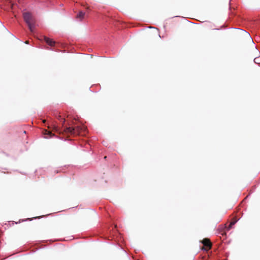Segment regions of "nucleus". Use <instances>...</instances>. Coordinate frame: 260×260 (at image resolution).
Here are the masks:
<instances>
[{
    "label": "nucleus",
    "mask_w": 260,
    "mask_h": 260,
    "mask_svg": "<svg viewBox=\"0 0 260 260\" xmlns=\"http://www.w3.org/2000/svg\"><path fill=\"white\" fill-rule=\"evenodd\" d=\"M86 131V127L84 126H77L73 127L71 126L64 127L63 134L70 135H84Z\"/></svg>",
    "instance_id": "1"
},
{
    "label": "nucleus",
    "mask_w": 260,
    "mask_h": 260,
    "mask_svg": "<svg viewBox=\"0 0 260 260\" xmlns=\"http://www.w3.org/2000/svg\"><path fill=\"white\" fill-rule=\"evenodd\" d=\"M23 17L30 31L33 32L35 28V19L32 16V14L28 12H24L23 13Z\"/></svg>",
    "instance_id": "2"
},
{
    "label": "nucleus",
    "mask_w": 260,
    "mask_h": 260,
    "mask_svg": "<svg viewBox=\"0 0 260 260\" xmlns=\"http://www.w3.org/2000/svg\"><path fill=\"white\" fill-rule=\"evenodd\" d=\"M202 243L205 247H206L205 250H208L209 249L211 248L212 244L209 239H204L202 241Z\"/></svg>",
    "instance_id": "3"
},
{
    "label": "nucleus",
    "mask_w": 260,
    "mask_h": 260,
    "mask_svg": "<svg viewBox=\"0 0 260 260\" xmlns=\"http://www.w3.org/2000/svg\"><path fill=\"white\" fill-rule=\"evenodd\" d=\"M44 40L50 46H54L56 44L54 41L47 37H44Z\"/></svg>",
    "instance_id": "4"
},
{
    "label": "nucleus",
    "mask_w": 260,
    "mask_h": 260,
    "mask_svg": "<svg viewBox=\"0 0 260 260\" xmlns=\"http://www.w3.org/2000/svg\"><path fill=\"white\" fill-rule=\"evenodd\" d=\"M43 134L44 135H48V136H49V138H51L52 137L54 136V135L52 133L51 131H48L47 129H44L43 131ZM45 138H48V137H45Z\"/></svg>",
    "instance_id": "5"
},
{
    "label": "nucleus",
    "mask_w": 260,
    "mask_h": 260,
    "mask_svg": "<svg viewBox=\"0 0 260 260\" xmlns=\"http://www.w3.org/2000/svg\"><path fill=\"white\" fill-rule=\"evenodd\" d=\"M237 222V220L236 219H233L231 222H230V225L227 228V230L229 231L231 229L233 225H234Z\"/></svg>",
    "instance_id": "6"
},
{
    "label": "nucleus",
    "mask_w": 260,
    "mask_h": 260,
    "mask_svg": "<svg viewBox=\"0 0 260 260\" xmlns=\"http://www.w3.org/2000/svg\"><path fill=\"white\" fill-rule=\"evenodd\" d=\"M85 16V13L82 12H80L77 15V18H80V19H82Z\"/></svg>",
    "instance_id": "7"
},
{
    "label": "nucleus",
    "mask_w": 260,
    "mask_h": 260,
    "mask_svg": "<svg viewBox=\"0 0 260 260\" xmlns=\"http://www.w3.org/2000/svg\"><path fill=\"white\" fill-rule=\"evenodd\" d=\"M56 118L59 120H62V123H64L66 120L64 118H62L61 115H58L57 116H56Z\"/></svg>",
    "instance_id": "8"
},
{
    "label": "nucleus",
    "mask_w": 260,
    "mask_h": 260,
    "mask_svg": "<svg viewBox=\"0 0 260 260\" xmlns=\"http://www.w3.org/2000/svg\"><path fill=\"white\" fill-rule=\"evenodd\" d=\"M54 131H55V132H57V131H58V129H57V127H54Z\"/></svg>",
    "instance_id": "9"
},
{
    "label": "nucleus",
    "mask_w": 260,
    "mask_h": 260,
    "mask_svg": "<svg viewBox=\"0 0 260 260\" xmlns=\"http://www.w3.org/2000/svg\"><path fill=\"white\" fill-rule=\"evenodd\" d=\"M43 122L44 123H45V122H46V120H44L43 121Z\"/></svg>",
    "instance_id": "10"
},
{
    "label": "nucleus",
    "mask_w": 260,
    "mask_h": 260,
    "mask_svg": "<svg viewBox=\"0 0 260 260\" xmlns=\"http://www.w3.org/2000/svg\"><path fill=\"white\" fill-rule=\"evenodd\" d=\"M25 43L28 44V41H26V42H25Z\"/></svg>",
    "instance_id": "11"
}]
</instances>
